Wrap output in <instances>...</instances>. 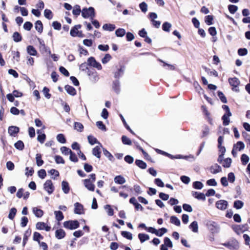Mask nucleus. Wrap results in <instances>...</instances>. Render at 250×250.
Returning a JSON list of instances; mask_svg holds the SVG:
<instances>
[{"mask_svg": "<svg viewBox=\"0 0 250 250\" xmlns=\"http://www.w3.org/2000/svg\"><path fill=\"white\" fill-rule=\"evenodd\" d=\"M82 16L84 19L90 18L92 20L95 16V9L93 7H84L82 10Z\"/></svg>", "mask_w": 250, "mask_h": 250, "instance_id": "f257e3e1", "label": "nucleus"}, {"mask_svg": "<svg viewBox=\"0 0 250 250\" xmlns=\"http://www.w3.org/2000/svg\"><path fill=\"white\" fill-rule=\"evenodd\" d=\"M63 225L65 228L71 230L75 229L80 227V223L77 220L65 221Z\"/></svg>", "mask_w": 250, "mask_h": 250, "instance_id": "f03ea898", "label": "nucleus"}, {"mask_svg": "<svg viewBox=\"0 0 250 250\" xmlns=\"http://www.w3.org/2000/svg\"><path fill=\"white\" fill-rule=\"evenodd\" d=\"M232 229L237 234H240L248 229L247 224L243 225H234L232 226Z\"/></svg>", "mask_w": 250, "mask_h": 250, "instance_id": "7ed1b4c3", "label": "nucleus"}, {"mask_svg": "<svg viewBox=\"0 0 250 250\" xmlns=\"http://www.w3.org/2000/svg\"><path fill=\"white\" fill-rule=\"evenodd\" d=\"M245 148L244 144L241 142L239 141L233 146V147L231 153L233 157H235L237 155V151H241Z\"/></svg>", "mask_w": 250, "mask_h": 250, "instance_id": "20e7f679", "label": "nucleus"}, {"mask_svg": "<svg viewBox=\"0 0 250 250\" xmlns=\"http://www.w3.org/2000/svg\"><path fill=\"white\" fill-rule=\"evenodd\" d=\"M218 162L221 164L224 167L228 168L230 167L232 160L229 158L223 159V156L222 157V155H219L218 159Z\"/></svg>", "mask_w": 250, "mask_h": 250, "instance_id": "39448f33", "label": "nucleus"}, {"mask_svg": "<svg viewBox=\"0 0 250 250\" xmlns=\"http://www.w3.org/2000/svg\"><path fill=\"white\" fill-rule=\"evenodd\" d=\"M43 188L49 194H52L54 190V187L51 180H47L43 184Z\"/></svg>", "mask_w": 250, "mask_h": 250, "instance_id": "423d86ee", "label": "nucleus"}, {"mask_svg": "<svg viewBox=\"0 0 250 250\" xmlns=\"http://www.w3.org/2000/svg\"><path fill=\"white\" fill-rule=\"evenodd\" d=\"M87 74L89 76L90 81L93 83H96L99 79L97 73L93 69L88 70L87 71Z\"/></svg>", "mask_w": 250, "mask_h": 250, "instance_id": "0eeeda50", "label": "nucleus"}, {"mask_svg": "<svg viewBox=\"0 0 250 250\" xmlns=\"http://www.w3.org/2000/svg\"><path fill=\"white\" fill-rule=\"evenodd\" d=\"M88 65L96 68L98 70H101L102 68L101 63L97 62L93 57H89L87 60Z\"/></svg>", "mask_w": 250, "mask_h": 250, "instance_id": "6e6552de", "label": "nucleus"}, {"mask_svg": "<svg viewBox=\"0 0 250 250\" xmlns=\"http://www.w3.org/2000/svg\"><path fill=\"white\" fill-rule=\"evenodd\" d=\"M36 229L38 230H45L46 231H49L51 227L47 225L45 223L42 222H39L36 225Z\"/></svg>", "mask_w": 250, "mask_h": 250, "instance_id": "1a4fd4ad", "label": "nucleus"}, {"mask_svg": "<svg viewBox=\"0 0 250 250\" xmlns=\"http://www.w3.org/2000/svg\"><path fill=\"white\" fill-rule=\"evenodd\" d=\"M228 202L224 200H219L216 203V208L221 210L226 209L228 207Z\"/></svg>", "mask_w": 250, "mask_h": 250, "instance_id": "9d476101", "label": "nucleus"}, {"mask_svg": "<svg viewBox=\"0 0 250 250\" xmlns=\"http://www.w3.org/2000/svg\"><path fill=\"white\" fill-rule=\"evenodd\" d=\"M20 128L16 126H10L8 129V132L9 135L13 137H15L16 135L19 132Z\"/></svg>", "mask_w": 250, "mask_h": 250, "instance_id": "9b49d317", "label": "nucleus"}, {"mask_svg": "<svg viewBox=\"0 0 250 250\" xmlns=\"http://www.w3.org/2000/svg\"><path fill=\"white\" fill-rule=\"evenodd\" d=\"M85 187L89 190L93 191L95 189V185L90 181V179H86L83 180Z\"/></svg>", "mask_w": 250, "mask_h": 250, "instance_id": "f8f14e48", "label": "nucleus"}, {"mask_svg": "<svg viewBox=\"0 0 250 250\" xmlns=\"http://www.w3.org/2000/svg\"><path fill=\"white\" fill-rule=\"evenodd\" d=\"M208 229L214 232L217 229H218V225L217 223L213 221H208L206 224Z\"/></svg>", "mask_w": 250, "mask_h": 250, "instance_id": "ddd939ff", "label": "nucleus"}, {"mask_svg": "<svg viewBox=\"0 0 250 250\" xmlns=\"http://www.w3.org/2000/svg\"><path fill=\"white\" fill-rule=\"evenodd\" d=\"M74 212L77 214H82L83 213V207L78 202L74 204Z\"/></svg>", "mask_w": 250, "mask_h": 250, "instance_id": "4468645a", "label": "nucleus"}, {"mask_svg": "<svg viewBox=\"0 0 250 250\" xmlns=\"http://www.w3.org/2000/svg\"><path fill=\"white\" fill-rule=\"evenodd\" d=\"M112 88L117 94H119L120 92V82L119 79H117L113 82Z\"/></svg>", "mask_w": 250, "mask_h": 250, "instance_id": "2eb2a0df", "label": "nucleus"}, {"mask_svg": "<svg viewBox=\"0 0 250 250\" xmlns=\"http://www.w3.org/2000/svg\"><path fill=\"white\" fill-rule=\"evenodd\" d=\"M66 235V233L63 229H59L55 231V237L58 239H62Z\"/></svg>", "mask_w": 250, "mask_h": 250, "instance_id": "dca6fc26", "label": "nucleus"}, {"mask_svg": "<svg viewBox=\"0 0 250 250\" xmlns=\"http://www.w3.org/2000/svg\"><path fill=\"white\" fill-rule=\"evenodd\" d=\"M125 67L124 66H121L120 68H118L117 71L114 73V78L119 79L122 77L124 73Z\"/></svg>", "mask_w": 250, "mask_h": 250, "instance_id": "f3484780", "label": "nucleus"}, {"mask_svg": "<svg viewBox=\"0 0 250 250\" xmlns=\"http://www.w3.org/2000/svg\"><path fill=\"white\" fill-rule=\"evenodd\" d=\"M37 133L38 134L37 137L38 141L41 144H43L46 139V135L42 133L41 130H37Z\"/></svg>", "mask_w": 250, "mask_h": 250, "instance_id": "a211bd4d", "label": "nucleus"}, {"mask_svg": "<svg viewBox=\"0 0 250 250\" xmlns=\"http://www.w3.org/2000/svg\"><path fill=\"white\" fill-rule=\"evenodd\" d=\"M210 172L212 174H216L222 171L221 167L217 164H214L210 167Z\"/></svg>", "mask_w": 250, "mask_h": 250, "instance_id": "6ab92c4d", "label": "nucleus"}, {"mask_svg": "<svg viewBox=\"0 0 250 250\" xmlns=\"http://www.w3.org/2000/svg\"><path fill=\"white\" fill-rule=\"evenodd\" d=\"M82 27L81 24H78L75 25L74 27H73L71 30L70 34L71 36L72 37H76L78 35V33H79V31H78V29L81 28Z\"/></svg>", "mask_w": 250, "mask_h": 250, "instance_id": "aec40b11", "label": "nucleus"}, {"mask_svg": "<svg viewBox=\"0 0 250 250\" xmlns=\"http://www.w3.org/2000/svg\"><path fill=\"white\" fill-rule=\"evenodd\" d=\"M64 89L68 94L72 96H75L76 94V90L74 87L69 85H66Z\"/></svg>", "mask_w": 250, "mask_h": 250, "instance_id": "412c9836", "label": "nucleus"}, {"mask_svg": "<svg viewBox=\"0 0 250 250\" xmlns=\"http://www.w3.org/2000/svg\"><path fill=\"white\" fill-rule=\"evenodd\" d=\"M62 190L65 194H68L70 191V187L69 183L66 181H63L62 182Z\"/></svg>", "mask_w": 250, "mask_h": 250, "instance_id": "4be33fe9", "label": "nucleus"}, {"mask_svg": "<svg viewBox=\"0 0 250 250\" xmlns=\"http://www.w3.org/2000/svg\"><path fill=\"white\" fill-rule=\"evenodd\" d=\"M115 28V25L111 23H105L103 26V30L105 31H109L110 32L114 31Z\"/></svg>", "mask_w": 250, "mask_h": 250, "instance_id": "5701e85b", "label": "nucleus"}, {"mask_svg": "<svg viewBox=\"0 0 250 250\" xmlns=\"http://www.w3.org/2000/svg\"><path fill=\"white\" fill-rule=\"evenodd\" d=\"M26 50L27 53L31 56H36L37 51L35 48L32 45H28L27 46Z\"/></svg>", "mask_w": 250, "mask_h": 250, "instance_id": "b1692460", "label": "nucleus"}, {"mask_svg": "<svg viewBox=\"0 0 250 250\" xmlns=\"http://www.w3.org/2000/svg\"><path fill=\"white\" fill-rule=\"evenodd\" d=\"M138 237L141 243H143L146 241L148 240L149 239V236L146 233H139Z\"/></svg>", "mask_w": 250, "mask_h": 250, "instance_id": "393cba45", "label": "nucleus"}, {"mask_svg": "<svg viewBox=\"0 0 250 250\" xmlns=\"http://www.w3.org/2000/svg\"><path fill=\"white\" fill-rule=\"evenodd\" d=\"M100 147H101V146H97L92 149V154L98 159L101 158V151L100 150Z\"/></svg>", "mask_w": 250, "mask_h": 250, "instance_id": "a878e982", "label": "nucleus"}, {"mask_svg": "<svg viewBox=\"0 0 250 250\" xmlns=\"http://www.w3.org/2000/svg\"><path fill=\"white\" fill-rule=\"evenodd\" d=\"M114 181L115 183L122 185L125 183L126 181L125 178L122 175H118L114 177Z\"/></svg>", "mask_w": 250, "mask_h": 250, "instance_id": "bb28decb", "label": "nucleus"}, {"mask_svg": "<svg viewBox=\"0 0 250 250\" xmlns=\"http://www.w3.org/2000/svg\"><path fill=\"white\" fill-rule=\"evenodd\" d=\"M229 84L233 87H236L240 84V81L237 78H229Z\"/></svg>", "mask_w": 250, "mask_h": 250, "instance_id": "cd10ccee", "label": "nucleus"}, {"mask_svg": "<svg viewBox=\"0 0 250 250\" xmlns=\"http://www.w3.org/2000/svg\"><path fill=\"white\" fill-rule=\"evenodd\" d=\"M35 28L39 33H41L42 32L43 24L41 21H36L35 23Z\"/></svg>", "mask_w": 250, "mask_h": 250, "instance_id": "c85d7f7f", "label": "nucleus"}, {"mask_svg": "<svg viewBox=\"0 0 250 250\" xmlns=\"http://www.w3.org/2000/svg\"><path fill=\"white\" fill-rule=\"evenodd\" d=\"M103 153L105 157H106L111 162L114 161V158L113 155L105 148L103 147Z\"/></svg>", "mask_w": 250, "mask_h": 250, "instance_id": "c756f323", "label": "nucleus"}, {"mask_svg": "<svg viewBox=\"0 0 250 250\" xmlns=\"http://www.w3.org/2000/svg\"><path fill=\"white\" fill-rule=\"evenodd\" d=\"M87 139L88 141V143L91 145H93L95 144L98 143V144H100L101 145V147H102V145H101V144H100V143L98 142L97 139L94 136H93L92 135H89L87 136Z\"/></svg>", "mask_w": 250, "mask_h": 250, "instance_id": "7c9ffc66", "label": "nucleus"}, {"mask_svg": "<svg viewBox=\"0 0 250 250\" xmlns=\"http://www.w3.org/2000/svg\"><path fill=\"white\" fill-rule=\"evenodd\" d=\"M13 41L16 42L21 41L22 38L21 35L18 32H15L12 36Z\"/></svg>", "mask_w": 250, "mask_h": 250, "instance_id": "2f4dec72", "label": "nucleus"}, {"mask_svg": "<svg viewBox=\"0 0 250 250\" xmlns=\"http://www.w3.org/2000/svg\"><path fill=\"white\" fill-rule=\"evenodd\" d=\"M31 233V230L30 229H28L27 230L25 231L23 238V242H22V246L23 247H24L25 244L27 243V241L28 240V237L30 235Z\"/></svg>", "mask_w": 250, "mask_h": 250, "instance_id": "473e14b6", "label": "nucleus"}, {"mask_svg": "<svg viewBox=\"0 0 250 250\" xmlns=\"http://www.w3.org/2000/svg\"><path fill=\"white\" fill-rule=\"evenodd\" d=\"M33 212L35 215L38 218L42 217L43 215V210L36 207L33 208Z\"/></svg>", "mask_w": 250, "mask_h": 250, "instance_id": "72a5a7b5", "label": "nucleus"}, {"mask_svg": "<svg viewBox=\"0 0 250 250\" xmlns=\"http://www.w3.org/2000/svg\"><path fill=\"white\" fill-rule=\"evenodd\" d=\"M38 40L40 43V49L41 51H44L46 52L48 50V48L46 46L43 40L40 38H38Z\"/></svg>", "mask_w": 250, "mask_h": 250, "instance_id": "f704fd0d", "label": "nucleus"}, {"mask_svg": "<svg viewBox=\"0 0 250 250\" xmlns=\"http://www.w3.org/2000/svg\"><path fill=\"white\" fill-rule=\"evenodd\" d=\"M135 164L141 169H145L146 167V164L142 160L137 159L135 161Z\"/></svg>", "mask_w": 250, "mask_h": 250, "instance_id": "c9c22d12", "label": "nucleus"}, {"mask_svg": "<svg viewBox=\"0 0 250 250\" xmlns=\"http://www.w3.org/2000/svg\"><path fill=\"white\" fill-rule=\"evenodd\" d=\"M14 146L18 150H22L24 149V145L22 141L19 140L15 143Z\"/></svg>", "mask_w": 250, "mask_h": 250, "instance_id": "e433bc0d", "label": "nucleus"}, {"mask_svg": "<svg viewBox=\"0 0 250 250\" xmlns=\"http://www.w3.org/2000/svg\"><path fill=\"white\" fill-rule=\"evenodd\" d=\"M54 214L55 215V218H56V219L58 221H62V220L64 218V216L63 215V213L62 212L60 211V210H58V211H54Z\"/></svg>", "mask_w": 250, "mask_h": 250, "instance_id": "4c0bfd02", "label": "nucleus"}, {"mask_svg": "<svg viewBox=\"0 0 250 250\" xmlns=\"http://www.w3.org/2000/svg\"><path fill=\"white\" fill-rule=\"evenodd\" d=\"M189 227L193 232L196 233L198 231V225L196 221H193L192 222Z\"/></svg>", "mask_w": 250, "mask_h": 250, "instance_id": "58836bf2", "label": "nucleus"}, {"mask_svg": "<svg viewBox=\"0 0 250 250\" xmlns=\"http://www.w3.org/2000/svg\"><path fill=\"white\" fill-rule=\"evenodd\" d=\"M231 115H229V113H226L222 117V120L223 121V124L224 125H228L229 123V117Z\"/></svg>", "mask_w": 250, "mask_h": 250, "instance_id": "ea45409f", "label": "nucleus"}, {"mask_svg": "<svg viewBox=\"0 0 250 250\" xmlns=\"http://www.w3.org/2000/svg\"><path fill=\"white\" fill-rule=\"evenodd\" d=\"M125 34V30L124 28H119L115 31V35L118 37H123Z\"/></svg>", "mask_w": 250, "mask_h": 250, "instance_id": "a19ab883", "label": "nucleus"}, {"mask_svg": "<svg viewBox=\"0 0 250 250\" xmlns=\"http://www.w3.org/2000/svg\"><path fill=\"white\" fill-rule=\"evenodd\" d=\"M36 164L37 165L38 167L42 166L44 162L42 159V155L40 153H37L36 155Z\"/></svg>", "mask_w": 250, "mask_h": 250, "instance_id": "79ce46f5", "label": "nucleus"}, {"mask_svg": "<svg viewBox=\"0 0 250 250\" xmlns=\"http://www.w3.org/2000/svg\"><path fill=\"white\" fill-rule=\"evenodd\" d=\"M121 234L123 237L128 240H131L132 239V234L130 232L127 231H122Z\"/></svg>", "mask_w": 250, "mask_h": 250, "instance_id": "37998d69", "label": "nucleus"}, {"mask_svg": "<svg viewBox=\"0 0 250 250\" xmlns=\"http://www.w3.org/2000/svg\"><path fill=\"white\" fill-rule=\"evenodd\" d=\"M56 139L61 144H65L66 142L64 135L62 133L58 134Z\"/></svg>", "mask_w": 250, "mask_h": 250, "instance_id": "c03bdc74", "label": "nucleus"}, {"mask_svg": "<svg viewBox=\"0 0 250 250\" xmlns=\"http://www.w3.org/2000/svg\"><path fill=\"white\" fill-rule=\"evenodd\" d=\"M167 230L165 228H162L159 229H157L155 235L159 237L162 236L165 233L167 232Z\"/></svg>", "mask_w": 250, "mask_h": 250, "instance_id": "a18cd8bd", "label": "nucleus"}, {"mask_svg": "<svg viewBox=\"0 0 250 250\" xmlns=\"http://www.w3.org/2000/svg\"><path fill=\"white\" fill-rule=\"evenodd\" d=\"M33 240L40 243V239H43V236L38 232H35L33 234Z\"/></svg>", "mask_w": 250, "mask_h": 250, "instance_id": "49530a36", "label": "nucleus"}, {"mask_svg": "<svg viewBox=\"0 0 250 250\" xmlns=\"http://www.w3.org/2000/svg\"><path fill=\"white\" fill-rule=\"evenodd\" d=\"M119 116L121 119V120L122 121L123 124H124V125H125V127L132 134H135L134 132L131 130V129L130 128V127L129 126V125L127 124L125 118H124L123 116L120 114L119 115Z\"/></svg>", "mask_w": 250, "mask_h": 250, "instance_id": "de8ad7c7", "label": "nucleus"}, {"mask_svg": "<svg viewBox=\"0 0 250 250\" xmlns=\"http://www.w3.org/2000/svg\"><path fill=\"white\" fill-rule=\"evenodd\" d=\"M74 127L79 132H81L83 131V125L80 122H75Z\"/></svg>", "mask_w": 250, "mask_h": 250, "instance_id": "09e8293b", "label": "nucleus"}, {"mask_svg": "<svg viewBox=\"0 0 250 250\" xmlns=\"http://www.w3.org/2000/svg\"><path fill=\"white\" fill-rule=\"evenodd\" d=\"M44 16L46 19L48 20H51L53 18V14L52 11L50 10L47 9L44 10Z\"/></svg>", "mask_w": 250, "mask_h": 250, "instance_id": "8fccbe9b", "label": "nucleus"}, {"mask_svg": "<svg viewBox=\"0 0 250 250\" xmlns=\"http://www.w3.org/2000/svg\"><path fill=\"white\" fill-rule=\"evenodd\" d=\"M244 206V203L240 200H236L234 202L233 207L237 209H241Z\"/></svg>", "mask_w": 250, "mask_h": 250, "instance_id": "3c124183", "label": "nucleus"}, {"mask_svg": "<svg viewBox=\"0 0 250 250\" xmlns=\"http://www.w3.org/2000/svg\"><path fill=\"white\" fill-rule=\"evenodd\" d=\"M17 213V209L15 208H11L9 211V213L8 214V218L11 219L13 220Z\"/></svg>", "mask_w": 250, "mask_h": 250, "instance_id": "603ef678", "label": "nucleus"}, {"mask_svg": "<svg viewBox=\"0 0 250 250\" xmlns=\"http://www.w3.org/2000/svg\"><path fill=\"white\" fill-rule=\"evenodd\" d=\"M147 4L144 1L139 4V8L143 13H145L147 11Z\"/></svg>", "mask_w": 250, "mask_h": 250, "instance_id": "864d4df0", "label": "nucleus"}, {"mask_svg": "<svg viewBox=\"0 0 250 250\" xmlns=\"http://www.w3.org/2000/svg\"><path fill=\"white\" fill-rule=\"evenodd\" d=\"M171 24L168 22H165L162 25V29L165 32H169Z\"/></svg>", "mask_w": 250, "mask_h": 250, "instance_id": "5fc2aeb1", "label": "nucleus"}, {"mask_svg": "<svg viewBox=\"0 0 250 250\" xmlns=\"http://www.w3.org/2000/svg\"><path fill=\"white\" fill-rule=\"evenodd\" d=\"M60 150L61 152L65 155H68L71 153V152L72 151L70 148L67 147L66 146L61 147Z\"/></svg>", "mask_w": 250, "mask_h": 250, "instance_id": "6e6d98bb", "label": "nucleus"}, {"mask_svg": "<svg viewBox=\"0 0 250 250\" xmlns=\"http://www.w3.org/2000/svg\"><path fill=\"white\" fill-rule=\"evenodd\" d=\"M193 195L198 199L202 200H205L206 199V195L202 193L195 192L193 193Z\"/></svg>", "mask_w": 250, "mask_h": 250, "instance_id": "4d7b16f0", "label": "nucleus"}, {"mask_svg": "<svg viewBox=\"0 0 250 250\" xmlns=\"http://www.w3.org/2000/svg\"><path fill=\"white\" fill-rule=\"evenodd\" d=\"M81 10L80 8V6L78 5H76L73 9L72 13L73 14L76 16H78L80 14Z\"/></svg>", "mask_w": 250, "mask_h": 250, "instance_id": "13d9d810", "label": "nucleus"}, {"mask_svg": "<svg viewBox=\"0 0 250 250\" xmlns=\"http://www.w3.org/2000/svg\"><path fill=\"white\" fill-rule=\"evenodd\" d=\"M122 141L123 143L126 145H131L132 143L130 139L127 137L125 135H123L122 137Z\"/></svg>", "mask_w": 250, "mask_h": 250, "instance_id": "bf43d9fd", "label": "nucleus"}, {"mask_svg": "<svg viewBox=\"0 0 250 250\" xmlns=\"http://www.w3.org/2000/svg\"><path fill=\"white\" fill-rule=\"evenodd\" d=\"M249 157L247 155L245 154H243L242 155L241 157V160L243 165H246L249 162Z\"/></svg>", "mask_w": 250, "mask_h": 250, "instance_id": "052dcab7", "label": "nucleus"}, {"mask_svg": "<svg viewBox=\"0 0 250 250\" xmlns=\"http://www.w3.org/2000/svg\"><path fill=\"white\" fill-rule=\"evenodd\" d=\"M97 126L102 131H106V128L105 125L103 123L102 121H97L96 122Z\"/></svg>", "mask_w": 250, "mask_h": 250, "instance_id": "680f3d73", "label": "nucleus"}, {"mask_svg": "<svg viewBox=\"0 0 250 250\" xmlns=\"http://www.w3.org/2000/svg\"><path fill=\"white\" fill-rule=\"evenodd\" d=\"M104 208L107 210V214L109 216H113L114 214L113 209L111 208V206L109 205H106L104 206Z\"/></svg>", "mask_w": 250, "mask_h": 250, "instance_id": "e2e57ef3", "label": "nucleus"}, {"mask_svg": "<svg viewBox=\"0 0 250 250\" xmlns=\"http://www.w3.org/2000/svg\"><path fill=\"white\" fill-rule=\"evenodd\" d=\"M55 161L56 163L58 164H64L65 163V161L63 158L59 155H56L55 156Z\"/></svg>", "mask_w": 250, "mask_h": 250, "instance_id": "0e129e2a", "label": "nucleus"}, {"mask_svg": "<svg viewBox=\"0 0 250 250\" xmlns=\"http://www.w3.org/2000/svg\"><path fill=\"white\" fill-rule=\"evenodd\" d=\"M38 175L40 178L43 179L46 176V171L44 169H41L38 171Z\"/></svg>", "mask_w": 250, "mask_h": 250, "instance_id": "69168bd1", "label": "nucleus"}, {"mask_svg": "<svg viewBox=\"0 0 250 250\" xmlns=\"http://www.w3.org/2000/svg\"><path fill=\"white\" fill-rule=\"evenodd\" d=\"M33 27V24L30 21H26L23 24V28L27 30L30 31Z\"/></svg>", "mask_w": 250, "mask_h": 250, "instance_id": "338daca9", "label": "nucleus"}, {"mask_svg": "<svg viewBox=\"0 0 250 250\" xmlns=\"http://www.w3.org/2000/svg\"><path fill=\"white\" fill-rule=\"evenodd\" d=\"M193 187L195 189H201L203 187V184L199 181H196L193 183Z\"/></svg>", "mask_w": 250, "mask_h": 250, "instance_id": "774afa93", "label": "nucleus"}]
</instances>
